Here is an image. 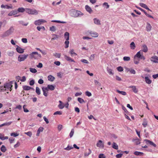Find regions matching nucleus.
<instances>
[{"label":"nucleus","instance_id":"nucleus-38","mask_svg":"<svg viewBox=\"0 0 158 158\" xmlns=\"http://www.w3.org/2000/svg\"><path fill=\"white\" fill-rule=\"evenodd\" d=\"M102 6H103L105 7L106 9H108L110 7V6L108 5V3L106 2H104L102 4Z\"/></svg>","mask_w":158,"mask_h":158},{"label":"nucleus","instance_id":"nucleus-28","mask_svg":"<svg viewBox=\"0 0 158 158\" xmlns=\"http://www.w3.org/2000/svg\"><path fill=\"white\" fill-rule=\"evenodd\" d=\"M142 48H143V50L142 51V52L143 51L144 52H146L148 51V48L147 46L145 45L144 44L142 46Z\"/></svg>","mask_w":158,"mask_h":158},{"label":"nucleus","instance_id":"nucleus-40","mask_svg":"<svg viewBox=\"0 0 158 158\" xmlns=\"http://www.w3.org/2000/svg\"><path fill=\"white\" fill-rule=\"evenodd\" d=\"M1 150L3 152H5L6 150V149L5 146L2 145L1 148Z\"/></svg>","mask_w":158,"mask_h":158},{"label":"nucleus","instance_id":"nucleus-15","mask_svg":"<svg viewBox=\"0 0 158 158\" xmlns=\"http://www.w3.org/2000/svg\"><path fill=\"white\" fill-rule=\"evenodd\" d=\"M85 8L86 10L89 14H91L92 13L93 10L91 7L88 5H86L85 6Z\"/></svg>","mask_w":158,"mask_h":158},{"label":"nucleus","instance_id":"nucleus-45","mask_svg":"<svg viewBox=\"0 0 158 158\" xmlns=\"http://www.w3.org/2000/svg\"><path fill=\"white\" fill-rule=\"evenodd\" d=\"M77 100L80 103H82L85 102L84 100L81 98H77Z\"/></svg>","mask_w":158,"mask_h":158},{"label":"nucleus","instance_id":"nucleus-59","mask_svg":"<svg viewBox=\"0 0 158 158\" xmlns=\"http://www.w3.org/2000/svg\"><path fill=\"white\" fill-rule=\"evenodd\" d=\"M22 41L24 43H26L27 42V39L26 38H22Z\"/></svg>","mask_w":158,"mask_h":158},{"label":"nucleus","instance_id":"nucleus-22","mask_svg":"<svg viewBox=\"0 0 158 158\" xmlns=\"http://www.w3.org/2000/svg\"><path fill=\"white\" fill-rule=\"evenodd\" d=\"M152 27L151 24L149 23H148L146 27L147 31H150L151 30Z\"/></svg>","mask_w":158,"mask_h":158},{"label":"nucleus","instance_id":"nucleus-17","mask_svg":"<svg viewBox=\"0 0 158 158\" xmlns=\"http://www.w3.org/2000/svg\"><path fill=\"white\" fill-rule=\"evenodd\" d=\"M139 5L141 6L142 7L148 10H150L151 11H152V10H150L148 7L147 5H146L145 4L143 3H140L139 4Z\"/></svg>","mask_w":158,"mask_h":158},{"label":"nucleus","instance_id":"nucleus-24","mask_svg":"<svg viewBox=\"0 0 158 158\" xmlns=\"http://www.w3.org/2000/svg\"><path fill=\"white\" fill-rule=\"evenodd\" d=\"M44 128L42 127H40L37 131V133L36 134L37 136H39L40 132H42L43 131Z\"/></svg>","mask_w":158,"mask_h":158},{"label":"nucleus","instance_id":"nucleus-60","mask_svg":"<svg viewBox=\"0 0 158 158\" xmlns=\"http://www.w3.org/2000/svg\"><path fill=\"white\" fill-rule=\"evenodd\" d=\"M99 158H106V156L103 154H100L99 156Z\"/></svg>","mask_w":158,"mask_h":158},{"label":"nucleus","instance_id":"nucleus-26","mask_svg":"<svg viewBox=\"0 0 158 158\" xmlns=\"http://www.w3.org/2000/svg\"><path fill=\"white\" fill-rule=\"evenodd\" d=\"M94 23L96 24L100 25L101 24L100 20L97 19V18H95L94 19Z\"/></svg>","mask_w":158,"mask_h":158},{"label":"nucleus","instance_id":"nucleus-32","mask_svg":"<svg viewBox=\"0 0 158 158\" xmlns=\"http://www.w3.org/2000/svg\"><path fill=\"white\" fill-rule=\"evenodd\" d=\"M17 79L20 80L22 82H24L26 80V78L25 76H23L22 77V78L20 79V77L19 76H18L17 77Z\"/></svg>","mask_w":158,"mask_h":158},{"label":"nucleus","instance_id":"nucleus-47","mask_svg":"<svg viewBox=\"0 0 158 158\" xmlns=\"http://www.w3.org/2000/svg\"><path fill=\"white\" fill-rule=\"evenodd\" d=\"M123 60L125 61H129L130 60V58L128 56H124L123 58Z\"/></svg>","mask_w":158,"mask_h":158},{"label":"nucleus","instance_id":"nucleus-25","mask_svg":"<svg viewBox=\"0 0 158 158\" xmlns=\"http://www.w3.org/2000/svg\"><path fill=\"white\" fill-rule=\"evenodd\" d=\"M126 70L127 71H129L131 74H135L136 73L135 70L132 69L127 68L126 69Z\"/></svg>","mask_w":158,"mask_h":158},{"label":"nucleus","instance_id":"nucleus-43","mask_svg":"<svg viewBox=\"0 0 158 158\" xmlns=\"http://www.w3.org/2000/svg\"><path fill=\"white\" fill-rule=\"evenodd\" d=\"M112 148H114L115 149H118V145H117V144L114 143V142L113 143V145H112Z\"/></svg>","mask_w":158,"mask_h":158},{"label":"nucleus","instance_id":"nucleus-53","mask_svg":"<svg viewBox=\"0 0 158 158\" xmlns=\"http://www.w3.org/2000/svg\"><path fill=\"white\" fill-rule=\"evenodd\" d=\"M24 134H26L27 135L30 137H31L32 135V132L31 131H28L27 132H25Z\"/></svg>","mask_w":158,"mask_h":158},{"label":"nucleus","instance_id":"nucleus-36","mask_svg":"<svg viewBox=\"0 0 158 158\" xmlns=\"http://www.w3.org/2000/svg\"><path fill=\"white\" fill-rule=\"evenodd\" d=\"M8 139V136H4L3 135L1 134H0V139L2 140H4L5 139Z\"/></svg>","mask_w":158,"mask_h":158},{"label":"nucleus","instance_id":"nucleus-57","mask_svg":"<svg viewBox=\"0 0 158 158\" xmlns=\"http://www.w3.org/2000/svg\"><path fill=\"white\" fill-rule=\"evenodd\" d=\"M81 61L83 63H85V64H88L89 63L88 61L85 59H82L81 60Z\"/></svg>","mask_w":158,"mask_h":158},{"label":"nucleus","instance_id":"nucleus-33","mask_svg":"<svg viewBox=\"0 0 158 158\" xmlns=\"http://www.w3.org/2000/svg\"><path fill=\"white\" fill-rule=\"evenodd\" d=\"M69 53L71 54L72 56H73L74 55L75 56H77V54L74 52L73 49L70 50Z\"/></svg>","mask_w":158,"mask_h":158},{"label":"nucleus","instance_id":"nucleus-16","mask_svg":"<svg viewBox=\"0 0 158 158\" xmlns=\"http://www.w3.org/2000/svg\"><path fill=\"white\" fill-rule=\"evenodd\" d=\"M89 34L93 37H97L98 36V33L96 32H93L92 31H90V32H89Z\"/></svg>","mask_w":158,"mask_h":158},{"label":"nucleus","instance_id":"nucleus-58","mask_svg":"<svg viewBox=\"0 0 158 158\" xmlns=\"http://www.w3.org/2000/svg\"><path fill=\"white\" fill-rule=\"evenodd\" d=\"M43 92H48V88L47 87H43L42 88Z\"/></svg>","mask_w":158,"mask_h":158},{"label":"nucleus","instance_id":"nucleus-18","mask_svg":"<svg viewBox=\"0 0 158 158\" xmlns=\"http://www.w3.org/2000/svg\"><path fill=\"white\" fill-rule=\"evenodd\" d=\"M144 141L146 142V143H149L150 144L153 146L154 147H156V145L154 143H153L150 140L147 139H145Z\"/></svg>","mask_w":158,"mask_h":158},{"label":"nucleus","instance_id":"nucleus-64","mask_svg":"<svg viewBox=\"0 0 158 158\" xmlns=\"http://www.w3.org/2000/svg\"><path fill=\"white\" fill-rule=\"evenodd\" d=\"M36 66L38 68H41L43 67V64H42V63H40L38 65H37Z\"/></svg>","mask_w":158,"mask_h":158},{"label":"nucleus","instance_id":"nucleus-46","mask_svg":"<svg viewBox=\"0 0 158 158\" xmlns=\"http://www.w3.org/2000/svg\"><path fill=\"white\" fill-rule=\"evenodd\" d=\"M29 70L32 73H35L37 72V70L35 69L30 68Z\"/></svg>","mask_w":158,"mask_h":158},{"label":"nucleus","instance_id":"nucleus-20","mask_svg":"<svg viewBox=\"0 0 158 158\" xmlns=\"http://www.w3.org/2000/svg\"><path fill=\"white\" fill-rule=\"evenodd\" d=\"M59 102L60 104L58 105V107L60 109H63L65 107L64 104L61 101H59Z\"/></svg>","mask_w":158,"mask_h":158},{"label":"nucleus","instance_id":"nucleus-37","mask_svg":"<svg viewBox=\"0 0 158 158\" xmlns=\"http://www.w3.org/2000/svg\"><path fill=\"white\" fill-rule=\"evenodd\" d=\"M48 89L51 90H53L55 89V87L52 85H48Z\"/></svg>","mask_w":158,"mask_h":158},{"label":"nucleus","instance_id":"nucleus-10","mask_svg":"<svg viewBox=\"0 0 158 158\" xmlns=\"http://www.w3.org/2000/svg\"><path fill=\"white\" fill-rule=\"evenodd\" d=\"M64 58L66 60L68 61L75 62V61L73 59L71 58L70 57L66 55H64Z\"/></svg>","mask_w":158,"mask_h":158},{"label":"nucleus","instance_id":"nucleus-30","mask_svg":"<svg viewBox=\"0 0 158 158\" xmlns=\"http://www.w3.org/2000/svg\"><path fill=\"white\" fill-rule=\"evenodd\" d=\"M134 154V155L136 156H143L144 155V153L143 152L137 151H135Z\"/></svg>","mask_w":158,"mask_h":158},{"label":"nucleus","instance_id":"nucleus-21","mask_svg":"<svg viewBox=\"0 0 158 158\" xmlns=\"http://www.w3.org/2000/svg\"><path fill=\"white\" fill-rule=\"evenodd\" d=\"M23 89L25 90H28L31 89H32L33 90H34V89L33 88L27 85L23 86Z\"/></svg>","mask_w":158,"mask_h":158},{"label":"nucleus","instance_id":"nucleus-54","mask_svg":"<svg viewBox=\"0 0 158 158\" xmlns=\"http://www.w3.org/2000/svg\"><path fill=\"white\" fill-rule=\"evenodd\" d=\"M50 30L52 31H55L56 30V28L54 26H52L50 27Z\"/></svg>","mask_w":158,"mask_h":158},{"label":"nucleus","instance_id":"nucleus-8","mask_svg":"<svg viewBox=\"0 0 158 158\" xmlns=\"http://www.w3.org/2000/svg\"><path fill=\"white\" fill-rule=\"evenodd\" d=\"M46 22V21L44 19H39L35 21L34 22V24L35 25H40L42 24V23Z\"/></svg>","mask_w":158,"mask_h":158},{"label":"nucleus","instance_id":"nucleus-31","mask_svg":"<svg viewBox=\"0 0 158 158\" xmlns=\"http://www.w3.org/2000/svg\"><path fill=\"white\" fill-rule=\"evenodd\" d=\"M130 47L131 49L134 50L135 48V45L134 42H132L130 44Z\"/></svg>","mask_w":158,"mask_h":158},{"label":"nucleus","instance_id":"nucleus-14","mask_svg":"<svg viewBox=\"0 0 158 158\" xmlns=\"http://www.w3.org/2000/svg\"><path fill=\"white\" fill-rule=\"evenodd\" d=\"M144 127H146L148 125V120L147 119L144 118L142 124Z\"/></svg>","mask_w":158,"mask_h":158},{"label":"nucleus","instance_id":"nucleus-42","mask_svg":"<svg viewBox=\"0 0 158 158\" xmlns=\"http://www.w3.org/2000/svg\"><path fill=\"white\" fill-rule=\"evenodd\" d=\"M73 148V147L72 146H70L69 145H68L67 147L64 148V149L65 150L69 151Z\"/></svg>","mask_w":158,"mask_h":158},{"label":"nucleus","instance_id":"nucleus-62","mask_svg":"<svg viewBox=\"0 0 158 158\" xmlns=\"http://www.w3.org/2000/svg\"><path fill=\"white\" fill-rule=\"evenodd\" d=\"M9 141L10 143H12L13 142L14 140H15V139L12 138H9Z\"/></svg>","mask_w":158,"mask_h":158},{"label":"nucleus","instance_id":"nucleus-44","mask_svg":"<svg viewBox=\"0 0 158 158\" xmlns=\"http://www.w3.org/2000/svg\"><path fill=\"white\" fill-rule=\"evenodd\" d=\"M36 92L39 95L40 94V88L38 87L36 88Z\"/></svg>","mask_w":158,"mask_h":158},{"label":"nucleus","instance_id":"nucleus-34","mask_svg":"<svg viewBox=\"0 0 158 158\" xmlns=\"http://www.w3.org/2000/svg\"><path fill=\"white\" fill-rule=\"evenodd\" d=\"M48 79L49 81H53L55 79V77L52 75H50L48 76Z\"/></svg>","mask_w":158,"mask_h":158},{"label":"nucleus","instance_id":"nucleus-23","mask_svg":"<svg viewBox=\"0 0 158 158\" xmlns=\"http://www.w3.org/2000/svg\"><path fill=\"white\" fill-rule=\"evenodd\" d=\"M144 78L145 80V81L148 84H150L151 83L152 81L150 79H149L148 77H144Z\"/></svg>","mask_w":158,"mask_h":158},{"label":"nucleus","instance_id":"nucleus-48","mask_svg":"<svg viewBox=\"0 0 158 158\" xmlns=\"http://www.w3.org/2000/svg\"><path fill=\"white\" fill-rule=\"evenodd\" d=\"M133 141H134L136 145L139 144L140 143L139 140L138 139H135Z\"/></svg>","mask_w":158,"mask_h":158},{"label":"nucleus","instance_id":"nucleus-63","mask_svg":"<svg viewBox=\"0 0 158 158\" xmlns=\"http://www.w3.org/2000/svg\"><path fill=\"white\" fill-rule=\"evenodd\" d=\"M35 83L34 81L33 80H31L29 82V84L30 85H34Z\"/></svg>","mask_w":158,"mask_h":158},{"label":"nucleus","instance_id":"nucleus-9","mask_svg":"<svg viewBox=\"0 0 158 158\" xmlns=\"http://www.w3.org/2000/svg\"><path fill=\"white\" fill-rule=\"evenodd\" d=\"M151 60L154 63H158V57L153 56L151 57Z\"/></svg>","mask_w":158,"mask_h":158},{"label":"nucleus","instance_id":"nucleus-6","mask_svg":"<svg viewBox=\"0 0 158 158\" xmlns=\"http://www.w3.org/2000/svg\"><path fill=\"white\" fill-rule=\"evenodd\" d=\"M142 51L140 50L139 52H137L135 55L134 56V57H137L139 58L140 59H143L144 60L145 59V58L142 55Z\"/></svg>","mask_w":158,"mask_h":158},{"label":"nucleus","instance_id":"nucleus-61","mask_svg":"<svg viewBox=\"0 0 158 158\" xmlns=\"http://www.w3.org/2000/svg\"><path fill=\"white\" fill-rule=\"evenodd\" d=\"M94 54H92L89 57V59L91 60H93L94 59Z\"/></svg>","mask_w":158,"mask_h":158},{"label":"nucleus","instance_id":"nucleus-56","mask_svg":"<svg viewBox=\"0 0 158 158\" xmlns=\"http://www.w3.org/2000/svg\"><path fill=\"white\" fill-rule=\"evenodd\" d=\"M85 94L88 97H90L92 95L91 93L88 91H86L85 93Z\"/></svg>","mask_w":158,"mask_h":158},{"label":"nucleus","instance_id":"nucleus-2","mask_svg":"<svg viewBox=\"0 0 158 158\" xmlns=\"http://www.w3.org/2000/svg\"><path fill=\"white\" fill-rule=\"evenodd\" d=\"M72 14L73 16L74 17L83 15V14L81 11L76 10H73L72 11Z\"/></svg>","mask_w":158,"mask_h":158},{"label":"nucleus","instance_id":"nucleus-52","mask_svg":"<svg viewBox=\"0 0 158 158\" xmlns=\"http://www.w3.org/2000/svg\"><path fill=\"white\" fill-rule=\"evenodd\" d=\"M74 129H72L69 134V136L70 138L72 137L74 134Z\"/></svg>","mask_w":158,"mask_h":158},{"label":"nucleus","instance_id":"nucleus-27","mask_svg":"<svg viewBox=\"0 0 158 158\" xmlns=\"http://www.w3.org/2000/svg\"><path fill=\"white\" fill-rule=\"evenodd\" d=\"M130 87L132 88V90L135 93H137L138 92V90L135 86H131Z\"/></svg>","mask_w":158,"mask_h":158},{"label":"nucleus","instance_id":"nucleus-19","mask_svg":"<svg viewBox=\"0 0 158 158\" xmlns=\"http://www.w3.org/2000/svg\"><path fill=\"white\" fill-rule=\"evenodd\" d=\"M18 13L17 11L16 10H13L10 11L8 14V15L11 16L17 14Z\"/></svg>","mask_w":158,"mask_h":158},{"label":"nucleus","instance_id":"nucleus-41","mask_svg":"<svg viewBox=\"0 0 158 158\" xmlns=\"http://www.w3.org/2000/svg\"><path fill=\"white\" fill-rule=\"evenodd\" d=\"M89 152H85L84 153V156H88L89 155H90L91 153V151L89 149H88Z\"/></svg>","mask_w":158,"mask_h":158},{"label":"nucleus","instance_id":"nucleus-4","mask_svg":"<svg viewBox=\"0 0 158 158\" xmlns=\"http://www.w3.org/2000/svg\"><path fill=\"white\" fill-rule=\"evenodd\" d=\"M64 37L66 39V40L64 42L65 45V48H67L69 47V33L68 32H65L64 33Z\"/></svg>","mask_w":158,"mask_h":158},{"label":"nucleus","instance_id":"nucleus-7","mask_svg":"<svg viewBox=\"0 0 158 158\" xmlns=\"http://www.w3.org/2000/svg\"><path fill=\"white\" fill-rule=\"evenodd\" d=\"M28 56V55H20L18 57V60L19 62L24 61Z\"/></svg>","mask_w":158,"mask_h":158},{"label":"nucleus","instance_id":"nucleus-35","mask_svg":"<svg viewBox=\"0 0 158 158\" xmlns=\"http://www.w3.org/2000/svg\"><path fill=\"white\" fill-rule=\"evenodd\" d=\"M14 30V28L13 27H11L7 31L9 32L10 34L11 35V34L13 33Z\"/></svg>","mask_w":158,"mask_h":158},{"label":"nucleus","instance_id":"nucleus-1","mask_svg":"<svg viewBox=\"0 0 158 158\" xmlns=\"http://www.w3.org/2000/svg\"><path fill=\"white\" fill-rule=\"evenodd\" d=\"M13 87L12 83L10 82L7 83L4 85V86H1L0 87V89L2 90H6V89H10V91L11 90V88Z\"/></svg>","mask_w":158,"mask_h":158},{"label":"nucleus","instance_id":"nucleus-12","mask_svg":"<svg viewBox=\"0 0 158 158\" xmlns=\"http://www.w3.org/2000/svg\"><path fill=\"white\" fill-rule=\"evenodd\" d=\"M98 147H102L103 148L104 147V143L101 140H99L96 144Z\"/></svg>","mask_w":158,"mask_h":158},{"label":"nucleus","instance_id":"nucleus-50","mask_svg":"<svg viewBox=\"0 0 158 158\" xmlns=\"http://www.w3.org/2000/svg\"><path fill=\"white\" fill-rule=\"evenodd\" d=\"M53 56L56 57L60 58V57L61 54L60 53H55L53 54Z\"/></svg>","mask_w":158,"mask_h":158},{"label":"nucleus","instance_id":"nucleus-13","mask_svg":"<svg viewBox=\"0 0 158 158\" xmlns=\"http://www.w3.org/2000/svg\"><path fill=\"white\" fill-rule=\"evenodd\" d=\"M17 47L16 48L17 52L19 53H22L24 52V49L21 48V47L17 46Z\"/></svg>","mask_w":158,"mask_h":158},{"label":"nucleus","instance_id":"nucleus-55","mask_svg":"<svg viewBox=\"0 0 158 158\" xmlns=\"http://www.w3.org/2000/svg\"><path fill=\"white\" fill-rule=\"evenodd\" d=\"M62 114V112L61 111H56L53 114L54 115H56V114L61 115Z\"/></svg>","mask_w":158,"mask_h":158},{"label":"nucleus","instance_id":"nucleus-3","mask_svg":"<svg viewBox=\"0 0 158 158\" xmlns=\"http://www.w3.org/2000/svg\"><path fill=\"white\" fill-rule=\"evenodd\" d=\"M26 12L29 14L37 15L38 14V11L35 9L26 8Z\"/></svg>","mask_w":158,"mask_h":158},{"label":"nucleus","instance_id":"nucleus-39","mask_svg":"<svg viewBox=\"0 0 158 158\" xmlns=\"http://www.w3.org/2000/svg\"><path fill=\"white\" fill-rule=\"evenodd\" d=\"M116 91L118 93L121 94L123 95H126V93L125 91H120L118 90H117Z\"/></svg>","mask_w":158,"mask_h":158},{"label":"nucleus","instance_id":"nucleus-5","mask_svg":"<svg viewBox=\"0 0 158 158\" xmlns=\"http://www.w3.org/2000/svg\"><path fill=\"white\" fill-rule=\"evenodd\" d=\"M30 55L31 58H34V59H37L41 57V55L38 54L37 52H33L30 54Z\"/></svg>","mask_w":158,"mask_h":158},{"label":"nucleus","instance_id":"nucleus-51","mask_svg":"<svg viewBox=\"0 0 158 158\" xmlns=\"http://www.w3.org/2000/svg\"><path fill=\"white\" fill-rule=\"evenodd\" d=\"M117 70L119 72H122L123 70V68L121 66H119L117 68Z\"/></svg>","mask_w":158,"mask_h":158},{"label":"nucleus","instance_id":"nucleus-29","mask_svg":"<svg viewBox=\"0 0 158 158\" xmlns=\"http://www.w3.org/2000/svg\"><path fill=\"white\" fill-rule=\"evenodd\" d=\"M25 11H26V9H24L23 7H20L18 9L17 11L18 12H21L23 13Z\"/></svg>","mask_w":158,"mask_h":158},{"label":"nucleus","instance_id":"nucleus-11","mask_svg":"<svg viewBox=\"0 0 158 158\" xmlns=\"http://www.w3.org/2000/svg\"><path fill=\"white\" fill-rule=\"evenodd\" d=\"M10 35V34L9 32L7 31L2 34L1 35V37L2 38H4L9 36Z\"/></svg>","mask_w":158,"mask_h":158},{"label":"nucleus","instance_id":"nucleus-49","mask_svg":"<svg viewBox=\"0 0 158 158\" xmlns=\"http://www.w3.org/2000/svg\"><path fill=\"white\" fill-rule=\"evenodd\" d=\"M19 135V134H18L17 133H16L15 132L11 133L10 134V135L11 136H13L14 137H17V136H18Z\"/></svg>","mask_w":158,"mask_h":158}]
</instances>
